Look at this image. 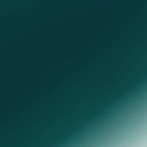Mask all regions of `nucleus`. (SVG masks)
<instances>
[{
    "label": "nucleus",
    "instance_id": "1",
    "mask_svg": "<svg viewBox=\"0 0 147 147\" xmlns=\"http://www.w3.org/2000/svg\"><path fill=\"white\" fill-rule=\"evenodd\" d=\"M50 29L53 32V86H55V28H0V30Z\"/></svg>",
    "mask_w": 147,
    "mask_h": 147
}]
</instances>
